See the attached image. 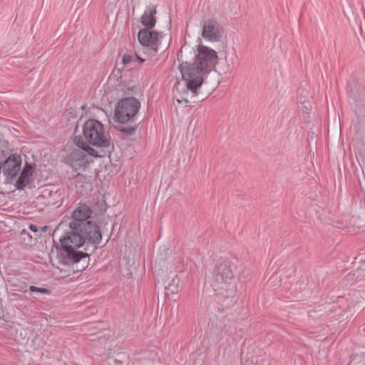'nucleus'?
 Returning <instances> with one entry per match:
<instances>
[{"label":"nucleus","instance_id":"obj_1","mask_svg":"<svg viewBox=\"0 0 365 365\" xmlns=\"http://www.w3.org/2000/svg\"><path fill=\"white\" fill-rule=\"evenodd\" d=\"M217 62V53L212 48L200 45L197 48L195 61L193 63L184 62L180 66L182 78L185 85L177 82L174 89L178 93L177 101L188 103L186 95L188 91L196 95L197 90L202 86L205 76Z\"/></svg>","mask_w":365,"mask_h":365},{"label":"nucleus","instance_id":"obj_2","mask_svg":"<svg viewBox=\"0 0 365 365\" xmlns=\"http://www.w3.org/2000/svg\"><path fill=\"white\" fill-rule=\"evenodd\" d=\"M110 137L106 131L104 125L95 119L88 120L83 126L82 135L73 137V142L82 150L87 152L91 156H98V152L91 145L97 148H108L110 145Z\"/></svg>","mask_w":365,"mask_h":365},{"label":"nucleus","instance_id":"obj_3","mask_svg":"<svg viewBox=\"0 0 365 365\" xmlns=\"http://www.w3.org/2000/svg\"><path fill=\"white\" fill-rule=\"evenodd\" d=\"M64 236L60 239L62 246V255L64 257L66 264L77 265V271L83 270L88 264V254L76 250L85 242L81 227L76 229L70 228Z\"/></svg>","mask_w":365,"mask_h":365},{"label":"nucleus","instance_id":"obj_4","mask_svg":"<svg viewBox=\"0 0 365 365\" xmlns=\"http://www.w3.org/2000/svg\"><path fill=\"white\" fill-rule=\"evenodd\" d=\"M213 289L225 298L232 297L236 292V282L229 262L222 261L214 271Z\"/></svg>","mask_w":365,"mask_h":365},{"label":"nucleus","instance_id":"obj_5","mask_svg":"<svg viewBox=\"0 0 365 365\" xmlns=\"http://www.w3.org/2000/svg\"><path fill=\"white\" fill-rule=\"evenodd\" d=\"M140 108V103L133 97L125 98L115 106L114 118L120 123L125 124L133 121Z\"/></svg>","mask_w":365,"mask_h":365},{"label":"nucleus","instance_id":"obj_6","mask_svg":"<svg viewBox=\"0 0 365 365\" xmlns=\"http://www.w3.org/2000/svg\"><path fill=\"white\" fill-rule=\"evenodd\" d=\"M150 29H143L138 34V41L143 46V51L150 59L156 56L163 37L160 33Z\"/></svg>","mask_w":365,"mask_h":365},{"label":"nucleus","instance_id":"obj_7","mask_svg":"<svg viewBox=\"0 0 365 365\" xmlns=\"http://www.w3.org/2000/svg\"><path fill=\"white\" fill-rule=\"evenodd\" d=\"M92 211L86 204H81L72 214V219L69 222V227L76 229L84 225V222H91L88 220L91 216Z\"/></svg>","mask_w":365,"mask_h":365},{"label":"nucleus","instance_id":"obj_8","mask_svg":"<svg viewBox=\"0 0 365 365\" xmlns=\"http://www.w3.org/2000/svg\"><path fill=\"white\" fill-rule=\"evenodd\" d=\"M223 34V29L221 26L212 19L205 21L202 27V37L210 41L216 42L220 41Z\"/></svg>","mask_w":365,"mask_h":365},{"label":"nucleus","instance_id":"obj_9","mask_svg":"<svg viewBox=\"0 0 365 365\" xmlns=\"http://www.w3.org/2000/svg\"><path fill=\"white\" fill-rule=\"evenodd\" d=\"M81 232L83 239L89 243L98 245L102 240L101 232L99 227L92 222H84V225L81 227Z\"/></svg>","mask_w":365,"mask_h":365},{"label":"nucleus","instance_id":"obj_10","mask_svg":"<svg viewBox=\"0 0 365 365\" xmlns=\"http://www.w3.org/2000/svg\"><path fill=\"white\" fill-rule=\"evenodd\" d=\"M21 159L18 155H11L3 163V173L11 178H15L21 170Z\"/></svg>","mask_w":365,"mask_h":365},{"label":"nucleus","instance_id":"obj_11","mask_svg":"<svg viewBox=\"0 0 365 365\" xmlns=\"http://www.w3.org/2000/svg\"><path fill=\"white\" fill-rule=\"evenodd\" d=\"M156 9L155 6H148L145 11L144 14L140 18L141 24L145 26V29H152L155 26L156 19L155 15Z\"/></svg>","mask_w":365,"mask_h":365},{"label":"nucleus","instance_id":"obj_12","mask_svg":"<svg viewBox=\"0 0 365 365\" xmlns=\"http://www.w3.org/2000/svg\"><path fill=\"white\" fill-rule=\"evenodd\" d=\"M32 175V168L31 165H26L21 173L16 183L17 190H23L29 182V177Z\"/></svg>","mask_w":365,"mask_h":365},{"label":"nucleus","instance_id":"obj_13","mask_svg":"<svg viewBox=\"0 0 365 365\" xmlns=\"http://www.w3.org/2000/svg\"><path fill=\"white\" fill-rule=\"evenodd\" d=\"M68 160L71 161V166L76 169L77 166H83L85 164L84 155L81 150H76L71 153L68 156Z\"/></svg>","mask_w":365,"mask_h":365},{"label":"nucleus","instance_id":"obj_14","mask_svg":"<svg viewBox=\"0 0 365 365\" xmlns=\"http://www.w3.org/2000/svg\"><path fill=\"white\" fill-rule=\"evenodd\" d=\"M225 58L229 70L232 71L237 67L238 60L235 51L232 52L231 53H226Z\"/></svg>","mask_w":365,"mask_h":365},{"label":"nucleus","instance_id":"obj_15","mask_svg":"<svg viewBox=\"0 0 365 365\" xmlns=\"http://www.w3.org/2000/svg\"><path fill=\"white\" fill-rule=\"evenodd\" d=\"M353 263L357 269L365 270V250L357 255Z\"/></svg>","mask_w":365,"mask_h":365},{"label":"nucleus","instance_id":"obj_16","mask_svg":"<svg viewBox=\"0 0 365 365\" xmlns=\"http://www.w3.org/2000/svg\"><path fill=\"white\" fill-rule=\"evenodd\" d=\"M180 279L179 278L175 276L174 278L171 279V282L168 284L166 287L167 294H176L178 292Z\"/></svg>","mask_w":365,"mask_h":365},{"label":"nucleus","instance_id":"obj_17","mask_svg":"<svg viewBox=\"0 0 365 365\" xmlns=\"http://www.w3.org/2000/svg\"><path fill=\"white\" fill-rule=\"evenodd\" d=\"M118 130L123 133L125 136H130L132 135L137 129V125H130V126H123V125H119L117 127Z\"/></svg>","mask_w":365,"mask_h":365},{"label":"nucleus","instance_id":"obj_18","mask_svg":"<svg viewBox=\"0 0 365 365\" xmlns=\"http://www.w3.org/2000/svg\"><path fill=\"white\" fill-rule=\"evenodd\" d=\"M138 55L137 53H135L133 56L125 54L123 56L122 62L124 65H127L132 61L135 62V61L138 59Z\"/></svg>","mask_w":365,"mask_h":365},{"label":"nucleus","instance_id":"obj_19","mask_svg":"<svg viewBox=\"0 0 365 365\" xmlns=\"http://www.w3.org/2000/svg\"><path fill=\"white\" fill-rule=\"evenodd\" d=\"M29 290L31 292H39L41 294H48L49 293L48 289H47L46 288L37 287L35 286H31L29 287Z\"/></svg>","mask_w":365,"mask_h":365},{"label":"nucleus","instance_id":"obj_20","mask_svg":"<svg viewBox=\"0 0 365 365\" xmlns=\"http://www.w3.org/2000/svg\"><path fill=\"white\" fill-rule=\"evenodd\" d=\"M269 280L271 281L272 284H274V282L275 281H277V280H280L279 277H278V275L277 274H274L269 279Z\"/></svg>","mask_w":365,"mask_h":365},{"label":"nucleus","instance_id":"obj_21","mask_svg":"<svg viewBox=\"0 0 365 365\" xmlns=\"http://www.w3.org/2000/svg\"><path fill=\"white\" fill-rule=\"evenodd\" d=\"M132 3L133 4V11H134L135 6L140 4V0H132Z\"/></svg>","mask_w":365,"mask_h":365},{"label":"nucleus","instance_id":"obj_22","mask_svg":"<svg viewBox=\"0 0 365 365\" xmlns=\"http://www.w3.org/2000/svg\"><path fill=\"white\" fill-rule=\"evenodd\" d=\"M29 228H30L33 232H37V230H38L37 226H36V225H31L29 226Z\"/></svg>","mask_w":365,"mask_h":365},{"label":"nucleus","instance_id":"obj_23","mask_svg":"<svg viewBox=\"0 0 365 365\" xmlns=\"http://www.w3.org/2000/svg\"><path fill=\"white\" fill-rule=\"evenodd\" d=\"M137 61H139L140 63H143V62L145 61V58H143L142 57H140V56H138V59L135 61V62Z\"/></svg>","mask_w":365,"mask_h":365}]
</instances>
